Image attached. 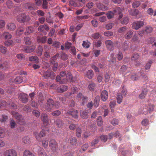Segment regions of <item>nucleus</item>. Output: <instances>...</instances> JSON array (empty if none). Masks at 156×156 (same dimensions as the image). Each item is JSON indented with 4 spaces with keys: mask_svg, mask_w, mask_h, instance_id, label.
<instances>
[{
    "mask_svg": "<svg viewBox=\"0 0 156 156\" xmlns=\"http://www.w3.org/2000/svg\"><path fill=\"white\" fill-rule=\"evenodd\" d=\"M97 123L98 126H101L103 124L102 118L101 116H99L97 119Z\"/></svg>",
    "mask_w": 156,
    "mask_h": 156,
    "instance_id": "obj_50",
    "label": "nucleus"
},
{
    "mask_svg": "<svg viewBox=\"0 0 156 156\" xmlns=\"http://www.w3.org/2000/svg\"><path fill=\"white\" fill-rule=\"evenodd\" d=\"M34 135L36 140L38 141H41V137L45 136V131L42 130L40 133L38 132H34Z\"/></svg>",
    "mask_w": 156,
    "mask_h": 156,
    "instance_id": "obj_6",
    "label": "nucleus"
},
{
    "mask_svg": "<svg viewBox=\"0 0 156 156\" xmlns=\"http://www.w3.org/2000/svg\"><path fill=\"white\" fill-rule=\"evenodd\" d=\"M1 106H6L8 108H10L11 109H15L16 108V106L15 104L12 103L11 104H9L8 105L7 103L5 101H2L1 102V104H0V107Z\"/></svg>",
    "mask_w": 156,
    "mask_h": 156,
    "instance_id": "obj_10",
    "label": "nucleus"
},
{
    "mask_svg": "<svg viewBox=\"0 0 156 156\" xmlns=\"http://www.w3.org/2000/svg\"><path fill=\"white\" fill-rule=\"evenodd\" d=\"M95 84L94 83H91L88 85V89L90 90L93 91L94 90Z\"/></svg>",
    "mask_w": 156,
    "mask_h": 156,
    "instance_id": "obj_61",
    "label": "nucleus"
},
{
    "mask_svg": "<svg viewBox=\"0 0 156 156\" xmlns=\"http://www.w3.org/2000/svg\"><path fill=\"white\" fill-rule=\"evenodd\" d=\"M69 141L72 145H75L77 143V140L75 137H71L69 138Z\"/></svg>",
    "mask_w": 156,
    "mask_h": 156,
    "instance_id": "obj_49",
    "label": "nucleus"
},
{
    "mask_svg": "<svg viewBox=\"0 0 156 156\" xmlns=\"http://www.w3.org/2000/svg\"><path fill=\"white\" fill-rule=\"evenodd\" d=\"M35 47L34 46H29L24 48V51L27 53L33 52L34 50Z\"/></svg>",
    "mask_w": 156,
    "mask_h": 156,
    "instance_id": "obj_23",
    "label": "nucleus"
},
{
    "mask_svg": "<svg viewBox=\"0 0 156 156\" xmlns=\"http://www.w3.org/2000/svg\"><path fill=\"white\" fill-rule=\"evenodd\" d=\"M3 154L4 156H17V154L14 149H9L4 151Z\"/></svg>",
    "mask_w": 156,
    "mask_h": 156,
    "instance_id": "obj_4",
    "label": "nucleus"
},
{
    "mask_svg": "<svg viewBox=\"0 0 156 156\" xmlns=\"http://www.w3.org/2000/svg\"><path fill=\"white\" fill-rule=\"evenodd\" d=\"M129 22V19L128 17H124L122 19L121 23L123 24H128Z\"/></svg>",
    "mask_w": 156,
    "mask_h": 156,
    "instance_id": "obj_45",
    "label": "nucleus"
},
{
    "mask_svg": "<svg viewBox=\"0 0 156 156\" xmlns=\"http://www.w3.org/2000/svg\"><path fill=\"white\" fill-rule=\"evenodd\" d=\"M20 99L23 103L27 102L28 101L27 95L25 94H20L19 95Z\"/></svg>",
    "mask_w": 156,
    "mask_h": 156,
    "instance_id": "obj_16",
    "label": "nucleus"
},
{
    "mask_svg": "<svg viewBox=\"0 0 156 156\" xmlns=\"http://www.w3.org/2000/svg\"><path fill=\"white\" fill-rule=\"evenodd\" d=\"M123 99V96L122 94L118 93L117 94V102L119 104H121Z\"/></svg>",
    "mask_w": 156,
    "mask_h": 156,
    "instance_id": "obj_26",
    "label": "nucleus"
},
{
    "mask_svg": "<svg viewBox=\"0 0 156 156\" xmlns=\"http://www.w3.org/2000/svg\"><path fill=\"white\" fill-rule=\"evenodd\" d=\"M139 55L137 54H135L133 55L131 58L133 62L136 65H139L140 64V63L138 62H137L139 58Z\"/></svg>",
    "mask_w": 156,
    "mask_h": 156,
    "instance_id": "obj_17",
    "label": "nucleus"
},
{
    "mask_svg": "<svg viewBox=\"0 0 156 156\" xmlns=\"http://www.w3.org/2000/svg\"><path fill=\"white\" fill-rule=\"evenodd\" d=\"M42 146L45 148L47 147L48 145V141L46 139H44L42 141Z\"/></svg>",
    "mask_w": 156,
    "mask_h": 156,
    "instance_id": "obj_47",
    "label": "nucleus"
},
{
    "mask_svg": "<svg viewBox=\"0 0 156 156\" xmlns=\"http://www.w3.org/2000/svg\"><path fill=\"white\" fill-rule=\"evenodd\" d=\"M29 60L30 61H34L36 63L39 62L38 57L35 56H32L29 58Z\"/></svg>",
    "mask_w": 156,
    "mask_h": 156,
    "instance_id": "obj_25",
    "label": "nucleus"
},
{
    "mask_svg": "<svg viewBox=\"0 0 156 156\" xmlns=\"http://www.w3.org/2000/svg\"><path fill=\"white\" fill-rule=\"evenodd\" d=\"M55 124L58 127H61L63 126L62 122L61 119H57L55 122Z\"/></svg>",
    "mask_w": 156,
    "mask_h": 156,
    "instance_id": "obj_37",
    "label": "nucleus"
},
{
    "mask_svg": "<svg viewBox=\"0 0 156 156\" xmlns=\"http://www.w3.org/2000/svg\"><path fill=\"white\" fill-rule=\"evenodd\" d=\"M14 42L11 40H8L6 41L5 42L4 44L5 46H12Z\"/></svg>",
    "mask_w": 156,
    "mask_h": 156,
    "instance_id": "obj_44",
    "label": "nucleus"
},
{
    "mask_svg": "<svg viewBox=\"0 0 156 156\" xmlns=\"http://www.w3.org/2000/svg\"><path fill=\"white\" fill-rule=\"evenodd\" d=\"M6 27L9 30L13 31L16 29V26L14 23H9L6 25Z\"/></svg>",
    "mask_w": 156,
    "mask_h": 156,
    "instance_id": "obj_18",
    "label": "nucleus"
},
{
    "mask_svg": "<svg viewBox=\"0 0 156 156\" xmlns=\"http://www.w3.org/2000/svg\"><path fill=\"white\" fill-rule=\"evenodd\" d=\"M23 77L21 76H16L13 80H10V81L16 84H20L23 82Z\"/></svg>",
    "mask_w": 156,
    "mask_h": 156,
    "instance_id": "obj_11",
    "label": "nucleus"
},
{
    "mask_svg": "<svg viewBox=\"0 0 156 156\" xmlns=\"http://www.w3.org/2000/svg\"><path fill=\"white\" fill-rule=\"evenodd\" d=\"M149 123V122L148 119H144L141 122V124L143 126H147L148 125Z\"/></svg>",
    "mask_w": 156,
    "mask_h": 156,
    "instance_id": "obj_51",
    "label": "nucleus"
},
{
    "mask_svg": "<svg viewBox=\"0 0 156 156\" xmlns=\"http://www.w3.org/2000/svg\"><path fill=\"white\" fill-rule=\"evenodd\" d=\"M100 100V98L99 96H97L95 97L94 103V106L95 108L98 107L99 105Z\"/></svg>",
    "mask_w": 156,
    "mask_h": 156,
    "instance_id": "obj_29",
    "label": "nucleus"
},
{
    "mask_svg": "<svg viewBox=\"0 0 156 156\" xmlns=\"http://www.w3.org/2000/svg\"><path fill=\"white\" fill-rule=\"evenodd\" d=\"M49 146L51 149L53 151H56L58 149L57 143L54 139L51 140L50 141Z\"/></svg>",
    "mask_w": 156,
    "mask_h": 156,
    "instance_id": "obj_5",
    "label": "nucleus"
},
{
    "mask_svg": "<svg viewBox=\"0 0 156 156\" xmlns=\"http://www.w3.org/2000/svg\"><path fill=\"white\" fill-rule=\"evenodd\" d=\"M37 41L38 42H41L42 43H45L47 41V37L44 36L43 37H37Z\"/></svg>",
    "mask_w": 156,
    "mask_h": 156,
    "instance_id": "obj_24",
    "label": "nucleus"
},
{
    "mask_svg": "<svg viewBox=\"0 0 156 156\" xmlns=\"http://www.w3.org/2000/svg\"><path fill=\"white\" fill-rule=\"evenodd\" d=\"M133 34V32L132 30H129L127 32L126 34L125 37V38L127 39H129L131 38L132 35Z\"/></svg>",
    "mask_w": 156,
    "mask_h": 156,
    "instance_id": "obj_40",
    "label": "nucleus"
},
{
    "mask_svg": "<svg viewBox=\"0 0 156 156\" xmlns=\"http://www.w3.org/2000/svg\"><path fill=\"white\" fill-rule=\"evenodd\" d=\"M147 94V91L145 90L142 91L141 93L139 95V97L140 99L144 98L146 94Z\"/></svg>",
    "mask_w": 156,
    "mask_h": 156,
    "instance_id": "obj_38",
    "label": "nucleus"
},
{
    "mask_svg": "<svg viewBox=\"0 0 156 156\" xmlns=\"http://www.w3.org/2000/svg\"><path fill=\"white\" fill-rule=\"evenodd\" d=\"M24 30L23 27H18L16 31V34L17 35H20L22 34L23 33Z\"/></svg>",
    "mask_w": 156,
    "mask_h": 156,
    "instance_id": "obj_31",
    "label": "nucleus"
},
{
    "mask_svg": "<svg viewBox=\"0 0 156 156\" xmlns=\"http://www.w3.org/2000/svg\"><path fill=\"white\" fill-rule=\"evenodd\" d=\"M90 43L88 41H83L82 45L83 47L86 48H88L90 46Z\"/></svg>",
    "mask_w": 156,
    "mask_h": 156,
    "instance_id": "obj_58",
    "label": "nucleus"
},
{
    "mask_svg": "<svg viewBox=\"0 0 156 156\" xmlns=\"http://www.w3.org/2000/svg\"><path fill=\"white\" fill-rule=\"evenodd\" d=\"M23 142L26 145H29L30 143V141L29 137L28 136H25L23 138Z\"/></svg>",
    "mask_w": 156,
    "mask_h": 156,
    "instance_id": "obj_28",
    "label": "nucleus"
},
{
    "mask_svg": "<svg viewBox=\"0 0 156 156\" xmlns=\"http://www.w3.org/2000/svg\"><path fill=\"white\" fill-rule=\"evenodd\" d=\"M78 112L77 110H74L72 109H70L66 113V115H71L74 118H78Z\"/></svg>",
    "mask_w": 156,
    "mask_h": 156,
    "instance_id": "obj_9",
    "label": "nucleus"
},
{
    "mask_svg": "<svg viewBox=\"0 0 156 156\" xmlns=\"http://www.w3.org/2000/svg\"><path fill=\"white\" fill-rule=\"evenodd\" d=\"M139 13V11L137 9H132L129 11V14L132 15L136 16Z\"/></svg>",
    "mask_w": 156,
    "mask_h": 156,
    "instance_id": "obj_43",
    "label": "nucleus"
},
{
    "mask_svg": "<svg viewBox=\"0 0 156 156\" xmlns=\"http://www.w3.org/2000/svg\"><path fill=\"white\" fill-rule=\"evenodd\" d=\"M12 115L17 119L18 122L20 124L23 125L25 123V120L21 115L16 112H12Z\"/></svg>",
    "mask_w": 156,
    "mask_h": 156,
    "instance_id": "obj_3",
    "label": "nucleus"
},
{
    "mask_svg": "<svg viewBox=\"0 0 156 156\" xmlns=\"http://www.w3.org/2000/svg\"><path fill=\"white\" fill-rule=\"evenodd\" d=\"M55 76V73L51 70H48L44 73V76L45 78H48L50 77L52 79H54Z\"/></svg>",
    "mask_w": 156,
    "mask_h": 156,
    "instance_id": "obj_8",
    "label": "nucleus"
},
{
    "mask_svg": "<svg viewBox=\"0 0 156 156\" xmlns=\"http://www.w3.org/2000/svg\"><path fill=\"white\" fill-rule=\"evenodd\" d=\"M76 136L77 137H80L82 133V130L81 128L78 127L76 129Z\"/></svg>",
    "mask_w": 156,
    "mask_h": 156,
    "instance_id": "obj_48",
    "label": "nucleus"
},
{
    "mask_svg": "<svg viewBox=\"0 0 156 156\" xmlns=\"http://www.w3.org/2000/svg\"><path fill=\"white\" fill-rule=\"evenodd\" d=\"M61 114V112L59 110H56L51 113L52 115L55 116H57Z\"/></svg>",
    "mask_w": 156,
    "mask_h": 156,
    "instance_id": "obj_55",
    "label": "nucleus"
},
{
    "mask_svg": "<svg viewBox=\"0 0 156 156\" xmlns=\"http://www.w3.org/2000/svg\"><path fill=\"white\" fill-rule=\"evenodd\" d=\"M94 72L92 70H88L86 72L85 74V76L87 77L89 79H91L94 76Z\"/></svg>",
    "mask_w": 156,
    "mask_h": 156,
    "instance_id": "obj_22",
    "label": "nucleus"
},
{
    "mask_svg": "<svg viewBox=\"0 0 156 156\" xmlns=\"http://www.w3.org/2000/svg\"><path fill=\"white\" fill-rule=\"evenodd\" d=\"M102 44L101 40H99L95 42L94 43V45L96 47H100Z\"/></svg>",
    "mask_w": 156,
    "mask_h": 156,
    "instance_id": "obj_57",
    "label": "nucleus"
},
{
    "mask_svg": "<svg viewBox=\"0 0 156 156\" xmlns=\"http://www.w3.org/2000/svg\"><path fill=\"white\" fill-rule=\"evenodd\" d=\"M43 50L42 47L41 46H39L37 47V48L36 50V53L39 56H41L42 55Z\"/></svg>",
    "mask_w": 156,
    "mask_h": 156,
    "instance_id": "obj_32",
    "label": "nucleus"
},
{
    "mask_svg": "<svg viewBox=\"0 0 156 156\" xmlns=\"http://www.w3.org/2000/svg\"><path fill=\"white\" fill-rule=\"evenodd\" d=\"M101 97L102 100L105 101L108 98V92L106 90H104L102 91L101 94Z\"/></svg>",
    "mask_w": 156,
    "mask_h": 156,
    "instance_id": "obj_15",
    "label": "nucleus"
},
{
    "mask_svg": "<svg viewBox=\"0 0 156 156\" xmlns=\"http://www.w3.org/2000/svg\"><path fill=\"white\" fill-rule=\"evenodd\" d=\"M49 29V27L45 25H40L38 28V30L41 32H43L44 30L48 31Z\"/></svg>",
    "mask_w": 156,
    "mask_h": 156,
    "instance_id": "obj_20",
    "label": "nucleus"
},
{
    "mask_svg": "<svg viewBox=\"0 0 156 156\" xmlns=\"http://www.w3.org/2000/svg\"><path fill=\"white\" fill-rule=\"evenodd\" d=\"M145 32L146 34H149L151 33L153 30V28L151 27L147 26L145 27L144 28Z\"/></svg>",
    "mask_w": 156,
    "mask_h": 156,
    "instance_id": "obj_33",
    "label": "nucleus"
},
{
    "mask_svg": "<svg viewBox=\"0 0 156 156\" xmlns=\"http://www.w3.org/2000/svg\"><path fill=\"white\" fill-rule=\"evenodd\" d=\"M16 124V123L13 119H10V126L11 128L12 129L15 128Z\"/></svg>",
    "mask_w": 156,
    "mask_h": 156,
    "instance_id": "obj_41",
    "label": "nucleus"
},
{
    "mask_svg": "<svg viewBox=\"0 0 156 156\" xmlns=\"http://www.w3.org/2000/svg\"><path fill=\"white\" fill-rule=\"evenodd\" d=\"M131 78L132 80H138L139 78V76L136 75V74H131Z\"/></svg>",
    "mask_w": 156,
    "mask_h": 156,
    "instance_id": "obj_59",
    "label": "nucleus"
},
{
    "mask_svg": "<svg viewBox=\"0 0 156 156\" xmlns=\"http://www.w3.org/2000/svg\"><path fill=\"white\" fill-rule=\"evenodd\" d=\"M68 89V87L65 85H62L57 89V91L58 92L62 93L67 90Z\"/></svg>",
    "mask_w": 156,
    "mask_h": 156,
    "instance_id": "obj_21",
    "label": "nucleus"
},
{
    "mask_svg": "<svg viewBox=\"0 0 156 156\" xmlns=\"http://www.w3.org/2000/svg\"><path fill=\"white\" fill-rule=\"evenodd\" d=\"M140 4V2L139 1H136L133 2L132 4V6L133 8H137L138 7Z\"/></svg>",
    "mask_w": 156,
    "mask_h": 156,
    "instance_id": "obj_63",
    "label": "nucleus"
},
{
    "mask_svg": "<svg viewBox=\"0 0 156 156\" xmlns=\"http://www.w3.org/2000/svg\"><path fill=\"white\" fill-rule=\"evenodd\" d=\"M3 35L4 36L5 39H10L12 37V35L10 33L8 32H4L3 34Z\"/></svg>",
    "mask_w": 156,
    "mask_h": 156,
    "instance_id": "obj_35",
    "label": "nucleus"
},
{
    "mask_svg": "<svg viewBox=\"0 0 156 156\" xmlns=\"http://www.w3.org/2000/svg\"><path fill=\"white\" fill-rule=\"evenodd\" d=\"M41 119L44 125L47 126L48 124V120L47 114H42L41 115Z\"/></svg>",
    "mask_w": 156,
    "mask_h": 156,
    "instance_id": "obj_14",
    "label": "nucleus"
},
{
    "mask_svg": "<svg viewBox=\"0 0 156 156\" xmlns=\"http://www.w3.org/2000/svg\"><path fill=\"white\" fill-rule=\"evenodd\" d=\"M107 16L108 19H111L112 17H113L114 14L111 11H108V13L106 14Z\"/></svg>",
    "mask_w": 156,
    "mask_h": 156,
    "instance_id": "obj_60",
    "label": "nucleus"
},
{
    "mask_svg": "<svg viewBox=\"0 0 156 156\" xmlns=\"http://www.w3.org/2000/svg\"><path fill=\"white\" fill-rule=\"evenodd\" d=\"M8 119V116L5 115H2L0 118V122H5Z\"/></svg>",
    "mask_w": 156,
    "mask_h": 156,
    "instance_id": "obj_46",
    "label": "nucleus"
},
{
    "mask_svg": "<svg viewBox=\"0 0 156 156\" xmlns=\"http://www.w3.org/2000/svg\"><path fill=\"white\" fill-rule=\"evenodd\" d=\"M100 37V34L98 33H94L91 35V37L94 39H98Z\"/></svg>",
    "mask_w": 156,
    "mask_h": 156,
    "instance_id": "obj_42",
    "label": "nucleus"
},
{
    "mask_svg": "<svg viewBox=\"0 0 156 156\" xmlns=\"http://www.w3.org/2000/svg\"><path fill=\"white\" fill-rule=\"evenodd\" d=\"M0 51L3 54H5L6 51V48L4 46H0Z\"/></svg>",
    "mask_w": 156,
    "mask_h": 156,
    "instance_id": "obj_62",
    "label": "nucleus"
},
{
    "mask_svg": "<svg viewBox=\"0 0 156 156\" xmlns=\"http://www.w3.org/2000/svg\"><path fill=\"white\" fill-rule=\"evenodd\" d=\"M26 8L30 10H34L36 9V6L33 3H27L25 5Z\"/></svg>",
    "mask_w": 156,
    "mask_h": 156,
    "instance_id": "obj_19",
    "label": "nucleus"
},
{
    "mask_svg": "<svg viewBox=\"0 0 156 156\" xmlns=\"http://www.w3.org/2000/svg\"><path fill=\"white\" fill-rule=\"evenodd\" d=\"M7 135V132L5 128L0 127V138H4Z\"/></svg>",
    "mask_w": 156,
    "mask_h": 156,
    "instance_id": "obj_13",
    "label": "nucleus"
},
{
    "mask_svg": "<svg viewBox=\"0 0 156 156\" xmlns=\"http://www.w3.org/2000/svg\"><path fill=\"white\" fill-rule=\"evenodd\" d=\"M80 116L83 119L87 118V113L86 111H83L80 112Z\"/></svg>",
    "mask_w": 156,
    "mask_h": 156,
    "instance_id": "obj_52",
    "label": "nucleus"
},
{
    "mask_svg": "<svg viewBox=\"0 0 156 156\" xmlns=\"http://www.w3.org/2000/svg\"><path fill=\"white\" fill-rule=\"evenodd\" d=\"M47 105L45 107V109L48 111H51L54 108H58L60 106V104L58 101L54 103L53 100L49 99L47 101Z\"/></svg>",
    "mask_w": 156,
    "mask_h": 156,
    "instance_id": "obj_1",
    "label": "nucleus"
},
{
    "mask_svg": "<svg viewBox=\"0 0 156 156\" xmlns=\"http://www.w3.org/2000/svg\"><path fill=\"white\" fill-rule=\"evenodd\" d=\"M23 156H35L34 155L31 151L29 150H25L23 152Z\"/></svg>",
    "mask_w": 156,
    "mask_h": 156,
    "instance_id": "obj_30",
    "label": "nucleus"
},
{
    "mask_svg": "<svg viewBox=\"0 0 156 156\" xmlns=\"http://www.w3.org/2000/svg\"><path fill=\"white\" fill-rule=\"evenodd\" d=\"M122 48L124 50H126L128 48L129 45L128 43H126V42H124V43L122 44Z\"/></svg>",
    "mask_w": 156,
    "mask_h": 156,
    "instance_id": "obj_64",
    "label": "nucleus"
},
{
    "mask_svg": "<svg viewBox=\"0 0 156 156\" xmlns=\"http://www.w3.org/2000/svg\"><path fill=\"white\" fill-rule=\"evenodd\" d=\"M17 20L21 23H27L30 21V18L25 14H21L18 15Z\"/></svg>",
    "mask_w": 156,
    "mask_h": 156,
    "instance_id": "obj_2",
    "label": "nucleus"
},
{
    "mask_svg": "<svg viewBox=\"0 0 156 156\" xmlns=\"http://www.w3.org/2000/svg\"><path fill=\"white\" fill-rule=\"evenodd\" d=\"M97 5L98 9L101 10H108V9L107 6H104L101 3H97Z\"/></svg>",
    "mask_w": 156,
    "mask_h": 156,
    "instance_id": "obj_27",
    "label": "nucleus"
},
{
    "mask_svg": "<svg viewBox=\"0 0 156 156\" xmlns=\"http://www.w3.org/2000/svg\"><path fill=\"white\" fill-rule=\"evenodd\" d=\"M152 63V61L151 60H149L147 62L145 66V69H149Z\"/></svg>",
    "mask_w": 156,
    "mask_h": 156,
    "instance_id": "obj_56",
    "label": "nucleus"
},
{
    "mask_svg": "<svg viewBox=\"0 0 156 156\" xmlns=\"http://www.w3.org/2000/svg\"><path fill=\"white\" fill-rule=\"evenodd\" d=\"M66 78L68 80H70L72 82H74V79H73V76L70 73H68L66 74Z\"/></svg>",
    "mask_w": 156,
    "mask_h": 156,
    "instance_id": "obj_36",
    "label": "nucleus"
},
{
    "mask_svg": "<svg viewBox=\"0 0 156 156\" xmlns=\"http://www.w3.org/2000/svg\"><path fill=\"white\" fill-rule=\"evenodd\" d=\"M106 47L108 50H112L113 48V42L111 40H107L105 42Z\"/></svg>",
    "mask_w": 156,
    "mask_h": 156,
    "instance_id": "obj_12",
    "label": "nucleus"
},
{
    "mask_svg": "<svg viewBox=\"0 0 156 156\" xmlns=\"http://www.w3.org/2000/svg\"><path fill=\"white\" fill-rule=\"evenodd\" d=\"M115 104L116 102L115 101H111V102H110L109 106L110 107L111 111L112 112L114 111V108L115 105Z\"/></svg>",
    "mask_w": 156,
    "mask_h": 156,
    "instance_id": "obj_39",
    "label": "nucleus"
},
{
    "mask_svg": "<svg viewBox=\"0 0 156 156\" xmlns=\"http://www.w3.org/2000/svg\"><path fill=\"white\" fill-rule=\"evenodd\" d=\"M34 31V28L31 26L27 27L26 28V31L25 33V34H28L32 33Z\"/></svg>",
    "mask_w": 156,
    "mask_h": 156,
    "instance_id": "obj_34",
    "label": "nucleus"
},
{
    "mask_svg": "<svg viewBox=\"0 0 156 156\" xmlns=\"http://www.w3.org/2000/svg\"><path fill=\"white\" fill-rule=\"evenodd\" d=\"M24 41L25 42V44H30L31 43L30 38L29 37H24Z\"/></svg>",
    "mask_w": 156,
    "mask_h": 156,
    "instance_id": "obj_54",
    "label": "nucleus"
},
{
    "mask_svg": "<svg viewBox=\"0 0 156 156\" xmlns=\"http://www.w3.org/2000/svg\"><path fill=\"white\" fill-rule=\"evenodd\" d=\"M144 25V23L142 21L134 22L132 24V28L135 30L139 29Z\"/></svg>",
    "mask_w": 156,
    "mask_h": 156,
    "instance_id": "obj_7",
    "label": "nucleus"
},
{
    "mask_svg": "<svg viewBox=\"0 0 156 156\" xmlns=\"http://www.w3.org/2000/svg\"><path fill=\"white\" fill-rule=\"evenodd\" d=\"M154 107L153 105L152 104H150L148 105L147 107V110L149 112L152 111L154 109Z\"/></svg>",
    "mask_w": 156,
    "mask_h": 156,
    "instance_id": "obj_53",
    "label": "nucleus"
}]
</instances>
